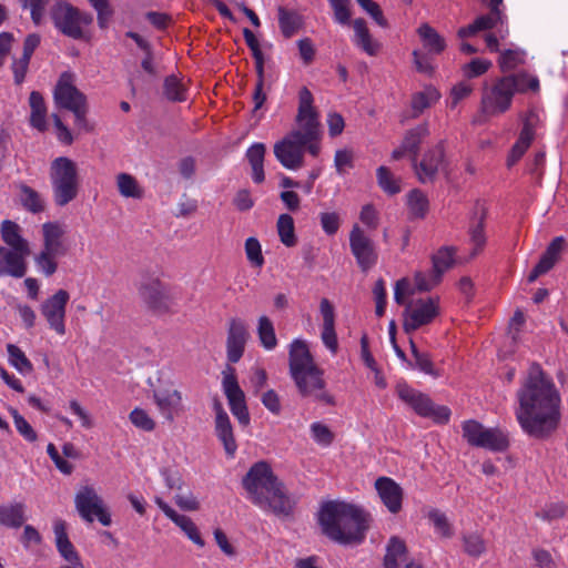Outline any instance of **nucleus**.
<instances>
[{"mask_svg": "<svg viewBox=\"0 0 568 568\" xmlns=\"http://www.w3.org/2000/svg\"><path fill=\"white\" fill-rule=\"evenodd\" d=\"M427 517L433 523L437 534H439L444 538L453 537V527L444 513L436 508H433L428 511Z\"/></svg>", "mask_w": 568, "mask_h": 568, "instance_id": "nucleus-48", "label": "nucleus"}, {"mask_svg": "<svg viewBox=\"0 0 568 568\" xmlns=\"http://www.w3.org/2000/svg\"><path fill=\"white\" fill-rule=\"evenodd\" d=\"M462 435L469 446L491 452H504L509 446L507 435L499 428H486L475 419L462 423Z\"/></svg>", "mask_w": 568, "mask_h": 568, "instance_id": "nucleus-11", "label": "nucleus"}, {"mask_svg": "<svg viewBox=\"0 0 568 568\" xmlns=\"http://www.w3.org/2000/svg\"><path fill=\"white\" fill-rule=\"evenodd\" d=\"M243 487L263 510L283 517L292 515L294 505L267 463H255L243 478Z\"/></svg>", "mask_w": 568, "mask_h": 568, "instance_id": "nucleus-3", "label": "nucleus"}, {"mask_svg": "<svg viewBox=\"0 0 568 568\" xmlns=\"http://www.w3.org/2000/svg\"><path fill=\"white\" fill-rule=\"evenodd\" d=\"M257 336L265 349H274L277 345L273 322L265 315L257 321Z\"/></svg>", "mask_w": 568, "mask_h": 568, "instance_id": "nucleus-44", "label": "nucleus"}, {"mask_svg": "<svg viewBox=\"0 0 568 568\" xmlns=\"http://www.w3.org/2000/svg\"><path fill=\"white\" fill-rule=\"evenodd\" d=\"M276 230L282 244L294 247L297 244L294 220L290 214H281L277 219Z\"/></svg>", "mask_w": 568, "mask_h": 568, "instance_id": "nucleus-41", "label": "nucleus"}, {"mask_svg": "<svg viewBox=\"0 0 568 568\" xmlns=\"http://www.w3.org/2000/svg\"><path fill=\"white\" fill-rule=\"evenodd\" d=\"M395 393L418 416L430 418L434 423L440 425H446L449 422L452 415L449 407L435 405L428 395L413 388L407 383H397Z\"/></svg>", "mask_w": 568, "mask_h": 568, "instance_id": "nucleus-10", "label": "nucleus"}, {"mask_svg": "<svg viewBox=\"0 0 568 568\" xmlns=\"http://www.w3.org/2000/svg\"><path fill=\"white\" fill-rule=\"evenodd\" d=\"M248 338L245 322L237 317L231 318L226 336V357L230 363L235 364L242 358Z\"/></svg>", "mask_w": 568, "mask_h": 568, "instance_id": "nucleus-21", "label": "nucleus"}, {"mask_svg": "<svg viewBox=\"0 0 568 568\" xmlns=\"http://www.w3.org/2000/svg\"><path fill=\"white\" fill-rule=\"evenodd\" d=\"M278 24L284 38L290 39L298 32L303 26L302 16L284 7L278 8Z\"/></svg>", "mask_w": 568, "mask_h": 568, "instance_id": "nucleus-36", "label": "nucleus"}, {"mask_svg": "<svg viewBox=\"0 0 568 568\" xmlns=\"http://www.w3.org/2000/svg\"><path fill=\"white\" fill-rule=\"evenodd\" d=\"M439 98L440 94L434 87H426L423 91L413 94L410 101L412 118H418L426 109L435 104Z\"/></svg>", "mask_w": 568, "mask_h": 568, "instance_id": "nucleus-38", "label": "nucleus"}, {"mask_svg": "<svg viewBox=\"0 0 568 568\" xmlns=\"http://www.w3.org/2000/svg\"><path fill=\"white\" fill-rule=\"evenodd\" d=\"M474 85L465 80L455 84L450 91L452 106L455 108L462 100L471 94Z\"/></svg>", "mask_w": 568, "mask_h": 568, "instance_id": "nucleus-64", "label": "nucleus"}, {"mask_svg": "<svg viewBox=\"0 0 568 568\" xmlns=\"http://www.w3.org/2000/svg\"><path fill=\"white\" fill-rule=\"evenodd\" d=\"M173 523L179 526L194 544L201 547L204 546V540L202 539L196 525L190 517L179 514V516L174 518Z\"/></svg>", "mask_w": 568, "mask_h": 568, "instance_id": "nucleus-51", "label": "nucleus"}, {"mask_svg": "<svg viewBox=\"0 0 568 568\" xmlns=\"http://www.w3.org/2000/svg\"><path fill=\"white\" fill-rule=\"evenodd\" d=\"M9 363L21 374H30L33 371V365L26 356L24 352L14 344L7 345Z\"/></svg>", "mask_w": 568, "mask_h": 568, "instance_id": "nucleus-45", "label": "nucleus"}, {"mask_svg": "<svg viewBox=\"0 0 568 568\" xmlns=\"http://www.w3.org/2000/svg\"><path fill=\"white\" fill-rule=\"evenodd\" d=\"M139 296L151 312L158 315L173 313L174 296L168 284L159 277L148 276L138 287Z\"/></svg>", "mask_w": 568, "mask_h": 568, "instance_id": "nucleus-12", "label": "nucleus"}, {"mask_svg": "<svg viewBox=\"0 0 568 568\" xmlns=\"http://www.w3.org/2000/svg\"><path fill=\"white\" fill-rule=\"evenodd\" d=\"M18 189L19 202L26 211L32 214H41L47 210L45 199L40 192L24 183H20Z\"/></svg>", "mask_w": 568, "mask_h": 568, "instance_id": "nucleus-31", "label": "nucleus"}, {"mask_svg": "<svg viewBox=\"0 0 568 568\" xmlns=\"http://www.w3.org/2000/svg\"><path fill=\"white\" fill-rule=\"evenodd\" d=\"M153 398L159 410L169 422H173L175 416L184 410L182 394L178 389L154 393Z\"/></svg>", "mask_w": 568, "mask_h": 568, "instance_id": "nucleus-28", "label": "nucleus"}, {"mask_svg": "<svg viewBox=\"0 0 568 568\" xmlns=\"http://www.w3.org/2000/svg\"><path fill=\"white\" fill-rule=\"evenodd\" d=\"M69 301V292L60 288L53 295L43 301L40 306L41 315L47 321L49 327L61 336L67 332L65 313Z\"/></svg>", "mask_w": 568, "mask_h": 568, "instance_id": "nucleus-16", "label": "nucleus"}, {"mask_svg": "<svg viewBox=\"0 0 568 568\" xmlns=\"http://www.w3.org/2000/svg\"><path fill=\"white\" fill-rule=\"evenodd\" d=\"M564 244L565 240L561 236L555 237L550 242L545 253L541 255L539 262L536 264V266L528 275L529 283L535 282L540 275L547 273L554 267L562 251Z\"/></svg>", "mask_w": 568, "mask_h": 568, "instance_id": "nucleus-29", "label": "nucleus"}, {"mask_svg": "<svg viewBox=\"0 0 568 568\" xmlns=\"http://www.w3.org/2000/svg\"><path fill=\"white\" fill-rule=\"evenodd\" d=\"M320 221L323 231L327 235H334L337 233L341 226V217L336 212H323L320 214Z\"/></svg>", "mask_w": 568, "mask_h": 568, "instance_id": "nucleus-63", "label": "nucleus"}, {"mask_svg": "<svg viewBox=\"0 0 568 568\" xmlns=\"http://www.w3.org/2000/svg\"><path fill=\"white\" fill-rule=\"evenodd\" d=\"M407 206L413 217L423 219L428 212L429 202L423 191L414 189L407 195Z\"/></svg>", "mask_w": 568, "mask_h": 568, "instance_id": "nucleus-43", "label": "nucleus"}, {"mask_svg": "<svg viewBox=\"0 0 568 568\" xmlns=\"http://www.w3.org/2000/svg\"><path fill=\"white\" fill-rule=\"evenodd\" d=\"M42 248L34 255V263L44 276H52L59 268V258L67 255V226L58 221H49L41 226Z\"/></svg>", "mask_w": 568, "mask_h": 568, "instance_id": "nucleus-6", "label": "nucleus"}, {"mask_svg": "<svg viewBox=\"0 0 568 568\" xmlns=\"http://www.w3.org/2000/svg\"><path fill=\"white\" fill-rule=\"evenodd\" d=\"M322 534L341 545L363 542L371 525V515L359 506L331 500L322 505L318 513Z\"/></svg>", "mask_w": 568, "mask_h": 568, "instance_id": "nucleus-2", "label": "nucleus"}, {"mask_svg": "<svg viewBox=\"0 0 568 568\" xmlns=\"http://www.w3.org/2000/svg\"><path fill=\"white\" fill-rule=\"evenodd\" d=\"M320 312L323 318L321 338L326 348L336 354L338 341L335 331V308L328 298L324 297L321 300Z\"/></svg>", "mask_w": 568, "mask_h": 568, "instance_id": "nucleus-27", "label": "nucleus"}, {"mask_svg": "<svg viewBox=\"0 0 568 568\" xmlns=\"http://www.w3.org/2000/svg\"><path fill=\"white\" fill-rule=\"evenodd\" d=\"M491 65L493 63L490 60L480 58L473 59L470 62L462 67L463 75L468 80L480 77L485 74Z\"/></svg>", "mask_w": 568, "mask_h": 568, "instance_id": "nucleus-52", "label": "nucleus"}, {"mask_svg": "<svg viewBox=\"0 0 568 568\" xmlns=\"http://www.w3.org/2000/svg\"><path fill=\"white\" fill-rule=\"evenodd\" d=\"M50 181L53 201L57 206L63 207L77 199L80 182L74 161L67 156L54 159L50 165Z\"/></svg>", "mask_w": 568, "mask_h": 568, "instance_id": "nucleus-7", "label": "nucleus"}, {"mask_svg": "<svg viewBox=\"0 0 568 568\" xmlns=\"http://www.w3.org/2000/svg\"><path fill=\"white\" fill-rule=\"evenodd\" d=\"M516 420L528 437L548 440L557 434L562 420V399L540 364H530L516 392Z\"/></svg>", "mask_w": 568, "mask_h": 568, "instance_id": "nucleus-1", "label": "nucleus"}, {"mask_svg": "<svg viewBox=\"0 0 568 568\" xmlns=\"http://www.w3.org/2000/svg\"><path fill=\"white\" fill-rule=\"evenodd\" d=\"M116 186L119 193L124 197L142 199L144 191L136 179L129 173H119L116 175Z\"/></svg>", "mask_w": 568, "mask_h": 568, "instance_id": "nucleus-42", "label": "nucleus"}, {"mask_svg": "<svg viewBox=\"0 0 568 568\" xmlns=\"http://www.w3.org/2000/svg\"><path fill=\"white\" fill-rule=\"evenodd\" d=\"M375 489L389 513L395 515L402 510L404 490L394 479L378 477L375 481Z\"/></svg>", "mask_w": 568, "mask_h": 568, "instance_id": "nucleus-24", "label": "nucleus"}, {"mask_svg": "<svg viewBox=\"0 0 568 568\" xmlns=\"http://www.w3.org/2000/svg\"><path fill=\"white\" fill-rule=\"evenodd\" d=\"M535 138V130L529 119L524 122L523 129L519 133L518 140L513 145L509 156H508V165H514L518 162L523 155L526 153L528 148Z\"/></svg>", "mask_w": 568, "mask_h": 568, "instance_id": "nucleus-35", "label": "nucleus"}, {"mask_svg": "<svg viewBox=\"0 0 568 568\" xmlns=\"http://www.w3.org/2000/svg\"><path fill=\"white\" fill-rule=\"evenodd\" d=\"M445 149L444 143L439 142L435 146L427 150L420 161L416 158L413 162V166L417 179L422 183L433 182L444 162Z\"/></svg>", "mask_w": 568, "mask_h": 568, "instance_id": "nucleus-20", "label": "nucleus"}, {"mask_svg": "<svg viewBox=\"0 0 568 568\" xmlns=\"http://www.w3.org/2000/svg\"><path fill=\"white\" fill-rule=\"evenodd\" d=\"M49 17L54 28L73 40L87 38V28L93 23L91 13L82 11L65 0H57L49 9Z\"/></svg>", "mask_w": 568, "mask_h": 568, "instance_id": "nucleus-8", "label": "nucleus"}, {"mask_svg": "<svg viewBox=\"0 0 568 568\" xmlns=\"http://www.w3.org/2000/svg\"><path fill=\"white\" fill-rule=\"evenodd\" d=\"M26 506L22 503L0 506V525L19 528L26 520Z\"/></svg>", "mask_w": 568, "mask_h": 568, "instance_id": "nucleus-37", "label": "nucleus"}, {"mask_svg": "<svg viewBox=\"0 0 568 568\" xmlns=\"http://www.w3.org/2000/svg\"><path fill=\"white\" fill-rule=\"evenodd\" d=\"M1 237L10 248L31 253L29 243L22 237L21 227L16 222L4 220L1 223Z\"/></svg>", "mask_w": 568, "mask_h": 568, "instance_id": "nucleus-33", "label": "nucleus"}, {"mask_svg": "<svg viewBox=\"0 0 568 568\" xmlns=\"http://www.w3.org/2000/svg\"><path fill=\"white\" fill-rule=\"evenodd\" d=\"M464 550L471 557H479L486 551V542L483 537L476 532L463 537Z\"/></svg>", "mask_w": 568, "mask_h": 568, "instance_id": "nucleus-54", "label": "nucleus"}, {"mask_svg": "<svg viewBox=\"0 0 568 568\" xmlns=\"http://www.w3.org/2000/svg\"><path fill=\"white\" fill-rule=\"evenodd\" d=\"M429 135V129L426 123H422L408 130L398 148L392 152V160L398 161L408 155L412 161L418 156L419 148L423 141Z\"/></svg>", "mask_w": 568, "mask_h": 568, "instance_id": "nucleus-22", "label": "nucleus"}, {"mask_svg": "<svg viewBox=\"0 0 568 568\" xmlns=\"http://www.w3.org/2000/svg\"><path fill=\"white\" fill-rule=\"evenodd\" d=\"M213 409L215 412V434L222 442L226 454L233 457L237 449V444L230 417L217 398L213 402Z\"/></svg>", "mask_w": 568, "mask_h": 568, "instance_id": "nucleus-23", "label": "nucleus"}, {"mask_svg": "<svg viewBox=\"0 0 568 568\" xmlns=\"http://www.w3.org/2000/svg\"><path fill=\"white\" fill-rule=\"evenodd\" d=\"M354 43L361 48L366 54L374 57L379 51V43L375 41L367 28L366 21L362 18L353 21Z\"/></svg>", "mask_w": 568, "mask_h": 568, "instance_id": "nucleus-32", "label": "nucleus"}, {"mask_svg": "<svg viewBox=\"0 0 568 568\" xmlns=\"http://www.w3.org/2000/svg\"><path fill=\"white\" fill-rule=\"evenodd\" d=\"M349 247L363 272H367L377 263L378 253L376 246L358 224L353 225L351 230Z\"/></svg>", "mask_w": 568, "mask_h": 568, "instance_id": "nucleus-18", "label": "nucleus"}, {"mask_svg": "<svg viewBox=\"0 0 568 568\" xmlns=\"http://www.w3.org/2000/svg\"><path fill=\"white\" fill-rule=\"evenodd\" d=\"M53 99L58 108L68 111L88 104L87 95L75 85V74L70 71L60 74L53 90Z\"/></svg>", "mask_w": 568, "mask_h": 568, "instance_id": "nucleus-15", "label": "nucleus"}, {"mask_svg": "<svg viewBox=\"0 0 568 568\" xmlns=\"http://www.w3.org/2000/svg\"><path fill=\"white\" fill-rule=\"evenodd\" d=\"M29 104L31 109L30 125L40 132L47 131V105L42 94L38 91H32L29 97Z\"/></svg>", "mask_w": 568, "mask_h": 568, "instance_id": "nucleus-34", "label": "nucleus"}, {"mask_svg": "<svg viewBox=\"0 0 568 568\" xmlns=\"http://www.w3.org/2000/svg\"><path fill=\"white\" fill-rule=\"evenodd\" d=\"M377 182L381 189L388 195L400 192V180L395 178L386 166H379L376 171Z\"/></svg>", "mask_w": 568, "mask_h": 568, "instance_id": "nucleus-47", "label": "nucleus"}, {"mask_svg": "<svg viewBox=\"0 0 568 568\" xmlns=\"http://www.w3.org/2000/svg\"><path fill=\"white\" fill-rule=\"evenodd\" d=\"M97 11V20L100 29H106L113 18L114 10L109 0H88Z\"/></svg>", "mask_w": 568, "mask_h": 568, "instance_id": "nucleus-49", "label": "nucleus"}, {"mask_svg": "<svg viewBox=\"0 0 568 568\" xmlns=\"http://www.w3.org/2000/svg\"><path fill=\"white\" fill-rule=\"evenodd\" d=\"M163 94L171 102H184L187 99V87L182 79L171 74L164 79Z\"/></svg>", "mask_w": 568, "mask_h": 568, "instance_id": "nucleus-40", "label": "nucleus"}, {"mask_svg": "<svg viewBox=\"0 0 568 568\" xmlns=\"http://www.w3.org/2000/svg\"><path fill=\"white\" fill-rule=\"evenodd\" d=\"M414 280L416 288L420 292L430 291L440 282V277L433 270L429 273L417 272Z\"/></svg>", "mask_w": 568, "mask_h": 568, "instance_id": "nucleus-60", "label": "nucleus"}, {"mask_svg": "<svg viewBox=\"0 0 568 568\" xmlns=\"http://www.w3.org/2000/svg\"><path fill=\"white\" fill-rule=\"evenodd\" d=\"M455 250L442 247L433 255V271L442 278V275L454 264Z\"/></svg>", "mask_w": 568, "mask_h": 568, "instance_id": "nucleus-46", "label": "nucleus"}, {"mask_svg": "<svg viewBox=\"0 0 568 568\" xmlns=\"http://www.w3.org/2000/svg\"><path fill=\"white\" fill-rule=\"evenodd\" d=\"M9 412L13 418L18 433L27 442L34 443L38 439V435L30 423L22 415H20L16 408H10Z\"/></svg>", "mask_w": 568, "mask_h": 568, "instance_id": "nucleus-50", "label": "nucleus"}, {"mask_svg": "<svg viewBox=\"0 0 568 568\" xmlns=\"http://www.w3.org/2000/svg\"><path fill=\"white\" fill-rule=\"evenodd\" d=\"M356 2L374 19L378 26L383 28L387 27V20L385 19L383 11L377 2L373 0H356Z\"/></svg>", "mask_w": 568, "mask_h": 568, "instance_id": "nucleus-62", "label": "nucleus"}, {"mask_svg": "<svg viewBox=\"0 0 568 568\" xmlns=\"http://www.w3.org/2000/svg\"><path fill=\"white\" fill-rule=\"evenodd\" d=\"M30 253L0 246V276L21 278L28 270L27 257Z\"/></svg>", "mask_w": 568, "mask_h": 568, "instance_id": "nucleus-25", "label": "nucleus"}, {"mask_svg": "<svg viewBox=\"0 0 568 568\" xmlns=\"http://www.w3.org/2000/svg\"><path fill=\"white\" fill-rule=\"evenodd\" d=\"M75 508L80 517L87 523L98 519L103 526H110L111 515L108 511L101 496L92 486H83L75 494Z\"/></svg>", "mask_w": 568, "mask_h": 568, "instance_id": "nucleus-14", "label": "nucleus"}, {"mask_svg": "<svg viewBox=\"0 0 568 568\" xmlns=\"http://www.w3.org/2000/svg\"><path fill=\"white\" fill-rule=\"evenodd\" d=\"M307 132L301 128L291 131L281 141L274 144V155L277 161L288 170H298L304 165L305 143L315 134V125L306 123Z\"/></svg>", "mask_w": 568, "mask_h": 568, "instance_id": "nucleus-9", "label": "nucleus"}, {"mask_svg": "<svg viewBox=\"0 0 568 568\" xmlns=\"http://www.w3.org/2000/svg\"><path fill=\"white\" fill-rule=\"evenodd\" d=\"M523 63V55L516 50H506L501 52L498 64L503 72L511 71Z\"/></svg>", "mask_w": 568, "mask_h": 568, "instance_id": "nucleus-59", "label": "nucleus"}, {"mask_svg": "<svg viewBox=\"0 0 568 568\" xmlns=\"http://www.w3.org/2000/svg\"><path fill=\"white\" fill-rule=\"evenodd\" d=\"M438 313V303L433 298L418 300L409 304L404 313L405 332L410 333L430 324Z\"/></svg>", "mask_w": 568, "mask_h": 568, "instance_id": "nucleus-19", "label": "nucleus"}, {"mask_svg": "<svg viewBox=\"0 0 568 568\" xmlns=\"http://www.w3.org/2000/svg\"><path fill=\"white\" fill-rule=\"evenodd\" d=\"M408 549L406 542L398 536H392L386 545L384 556V568H400L406 562Z\"/></svg>", "mask_w": 568, "mask_h": 568, "instance_id": "nucleus-30", "label": "nucleus"}, {"mask_svg": "<svg viewBox=\"0 0 568 568\" xmlns=\"http://www.w3.org/2000/svg\"><path fill=\"white\" fill-rule=\"evenodd\" d=\"M424 47L435 54L442 53L446 48L445 39L428 23H423L418 30Z\"/></svg>", "mask_w": 568, "mask_h": 568, "instance_id": "nucleus-39", "label": "nucleus"}, {"mask_svg": "<svg viewBox=\"0 0 568 568\" xmlns=\"http://www.w3.org/2000/svg\"><path fill=\"white\" fill-rule=\"evenodd\" d=\"M538 88V79L526 73L500 77L491 85L484 88L480 101L481 110L488 115L505 113L509 110L517 92L536 91Z\"/></svg>", "mask_w": 568, "mask_h": 568, "instance_id": "nucleus-5", "label": "nucleus"}, {"mask_svg": "<svg viewBox=\"0 0 568 568\" xmlns=\"http://www.w3.org/2000/svg\"><path fill=\"white\" fill-rule=\"evenodd\" d=\"M373 294H374L375 302H376V308H375L376 316L382 317L385 314L386 304H387L386 286H385V281L383 278H379L375 282V285L373 288Z\"/></svg>", "mask_w": 568, "mask_h": 568, "instance_id": "nucleus-61", "label": "nucleus"}, {"mask_svg": "<svg viewBox=\"0 0 568 568\" xmlns=\"http://www.w3.org/2000/svg\"><path fill=\"white\" fill-rule=\"evenodd\" d=\"M290 375L302 397H310L325 405H335V398L326 390L324 371L315 363L304 341L292 342L288 352Z\"/></svg>", "mask_w": 568, "mask_h": 568, "instance_id": "nucleus-4", "label": "nucleus"}, {"mask_svg": "<svg viewBox=\"0 0 568 568\" xmlns=\"http://www.w3.org/2000/svg\"><path fill=\"white\" fill-rule=\"evenodd\" d=\"M296 124L301 128L302 132H307V124L315 125L314 136L305 143V151L313 156H317L321 152V123L317 110L314 106V97L312 92L303 87L298 92V108L296 114Z\"/></svg>", "mask_w": 568, "mask_h": 568, "instance_id": "nucleus-13", "label": "nucleus"}, {"mask_svg": "<svg viewBox=\"0 0 568 568\" xmlns=\"http://www.w3.org/2000/svg\"><path fill=\"white\" fill-rule=\"evenodd\" d=\"M335 21L341 24H348L351 21V0H328Z\"/></svg>", "mask_w": 568, "mask_h": 568, "instance_id": "nucleus-58", "label": "nucleus"}, {"mask_svg": "<svg viewBox=\"0 0 568 568\" xmlns=\"http://www.w3.org/2000/svg\"><path fill=\"white\" fill-rule=\"evenodd\" d=\"M129 418L136 428L144 432H152L155 428V422L142 408H134L130 413Z\"/></svg>", "mask_w": 568, "mask_h": 568, "instance_id": "nucleus-57", "label": "nucleus"}, {"mask_svg": "<svg viewBox=\"0 0 568 568\" xmlns=\"http://www.w3.org/2000/svg\"><path fill=\"white\" fill-rule=\"evenodd\" d=\"M311 433L313 439L324 447L332 445L335 438L334 433L321 422H315L311 425Z\"/></svg>", "mask_w": 568, "mask_h": 568, "instance_id": "nucleus-56", "label": "nucleus"}, {"mask_svg": "<svg viewBox=\"0 0 568 568\" xmlns=\"http://www.w3.org/2000/svg\"><path fill=\"white\" fill-rule=\"evenodd\" d=\"M53 530L55 535V545L59 554L68 560L71 565L61 566L60 568H84L79 554L69 539L67 532V524L64 520L58 519L54 521Z\"/></svg>", "mask_w": 568, "mask_h": 568, "instance_id": "nucleus-26", "label": "nucleus"}, {"mask_svg": "<svg viewBox=\"0 0 568 568\" xmlns=\"http://www.w3.org/2000/svg\"><path fill=\"white\" fill-rule=\"evenodd\" d=\"M470 244L473 245L470 256L475 257L478 255L486 244L485 229H484V217L481 216L478 223L470 227Z\"/></svg>", "mask_w": 568, "mask_h": 568, "instance_id": "nucleus-53", "label": "nucleus"}, {"mask_svg": "<svg viewBox=\"0 0 568 568\" xmlns=\"http://www.w3.org/2000/svg\"><path fill=\"white\" fill-rule=\"evenodd\" d=\"M222 386L233 416L241 426H248L251 416L246 405L245 394L239 385L234 368H230V373L224 374Z\"/></svg>", "mask_w": 568, "mask_h": 568, "instance_id": "nucleus-17", "label": "nucleus"}, {"mask_svg": "<svg viewBox=\"0 0 568 568\" xmlns=\"http://www.w3.org/2000/svg\"><path fill=\"white\" fill-rule=\"evenodd\" d=\"M245 254L248 262L255 267H262L265 263L262 246L256 237H248L245 241Z\"/></svg>", "mask_w": 568, "mask_h": 568, "instance_id": "nucleus-55", "label": "nucleus"}]
</instances>
